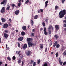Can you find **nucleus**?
<instances>
[{
    "instance_id": "1",
    "label": "nucleus",
    "mask_w": 66,
    "mask_h": 66,
    "mask_svg": "<svg viewBox=\"0 0 66 66\" xmlns=\"http://www.w3.org/2000/svg\"><path fill=\"white\" fill-rule=\"evenodd\" d=\"M66 14V10H62L59 12V17L61 18H63V17L64 16V15H65Z\"/></svg>"
},
{
    "instance_id": "2",
    "label": "nucleus",
    "mask_w": 66,
    "mask_h": 66,
    "mask_svg": "<svg viewBox=\"0 0 66 66\" xmlns=\"http://www.w3.org/2000/svg\"><path fill=\"white\" fill-rule=\"evenodd\" d=\"M28 47H32V46H35V44H33L31 42H28Z\"/></svg>"
},
{
    "instance_id": "3",
    "label": "nucleus",
    "mask_w": 66,
    "mask_h": 66,
    "mask_svg": "<svg viewBox=\"0 0 66 66\" xmlns=\"http://www.w3.org/2000/svg\"><path fill=\"white\" fill-rule=\"evenodd\" d=\"M56 46V47L57 48H59L60 47V45L59 44H57V41H56L55 43L54 44V45H53V47H55Z\"/></svg>"
},
{
    "instance_id": "4",
    "label": "nucleus",
    "mask_w": 66,
    "mask_h": 66,
    "mask_svg": "<svg viewBox=\"0 0 66 66\" xmlns=\"http://www.w3.org/2000/svg\"><path fill=\"white\" fill-rule=\"evenodd\" d=\"M44 34L45 35H47V31L46 30V28L45 27L44 28Z\"/></svg>"
},
{
    "instance_id": "5",
    "label": "nucleus",
    "mask_w": 66,
    "mask_h": 66,
    "mask_svg": "<svg viewBox=\"0 0 66 66\" xmlns=\"http://www.w3.org/2000/svg\"><path fill=\"white\" fill-rule=\"evenodd\" d=\"M8 27H9V25L7 24H5L3 25V28H7Z\"/></svg>"
},
{
    "instance_id": "6",
    "label": "nucleus",
    "mask_w": 66,
    "mask_h": 66,
    "mask_svg": "<svg viewBox=\"0 0 66 66\" xmlns=\"http://www.w3.org/2000/svg\"><path fill=\"white\" fill-rule=\"evenodd\" d=\"M27 42H30V41H32L33 40V39L29 38L27 39Z\"/></svg>"
},
{
    "instance_id": "7",
    "label": "nucleus",
    "mask_w": 66,
    "mask_h": 66,
    "mask_svg": "<svg viewBox=\"0 0 66 66\" xmlns=\"http://www.w3.org/2000/svg\"><path fill=\"white\" fill-rule=\"evenodd\" d=\"M55 27L56 30V31H58L59 29V27L58 25H56L55 26Z\"/></svg>"
},
{
    "instance_id": "8",
    "label": "nucleus",
    "mask_w": 66,
    "mask_h": 66,
    "mask_svg": "<svg viewBox=\"0 0 66 66\" xmlns=\"http://www.w3.org/2000/svg\"><path fill=\"white\" fill-rule=\"evenodd\" d=\"M4 36L5 38H7L9 36V35L5 33L4 34Z\"/></svg>"
},
{
    "instance_id": "9",
    "label": "nucleus",
    "mask_w": 66,
    "mask_h": 66,
    "mask_svg": "<svg viewBox=\"0 0 66 66\" xmlns=\"http://www.w3.org/2000/svg\"><path fill=\"white\" fill-rule=\"evenodd\" d=\"M23 39V38L22 37H20L18 38V41H22Z\"/></svg>"
},
{
    "instance_id": "10",
    "label": "nucleus",
    "mask_w": 66,
    "mask_h": 66,
    "mask_svg": "<svg viewBox=\"0 0 66 66\" xmlns=\"http://www.w3.org/2000/svg\"><path fill=\"white\" fill-rule=\"evenodd\" d=\"M5 7H3L2 9V10H1V13H3V12H5Z\"/></svg>"
},
{
    "instance_id": "11",
    "label": "nucleus",
    "mask_w": 66,
    "mask_h": 66,
    "mask_svg": "<svg viewBox=\"0 0 66 66\" xmlns=\"http://www.w3.org/2000/svg\"><path fill=\"white\" fill-rule=\"evenodd\" d=\"M7 1L6 0H4L3 2H2L1 4H4V3H6V2Z\"/></svg>"
},
{
    "instance_id": "12",
    "label": "nucleus",
    "mask_w": 66,
    "mask_h": 66,
    "mask_svg": "<svg viewBox=\"0 0 66 66\" xmlns=\"http://www.w3.org/2000/svg\"><path fill=\"white\" fill-rule=\"evenodd\" d=\"M27 45L26 44L24 45L23 46V48L24 49H25L27 48Z\"/></svg>"
},
{
    "instance_id": "13",
    "label": "nucleus",
    "mask_w": 66,
    "mask_h": 66,
    "mask_svg": "<svg viewBox=\"0 0 66 66\" xmlns=\"http://www.w3.org/2000/svg\"><path fill=\"white\" fill-rule=\"evenodd\" d=\"M48 2H49L48 1H47L45 2V7H46L48 5Z\"/></svg>"
},
{
    "instance_id": "14",
    "label": "nucleus",
    "mask_w": 66,
    "mask_h": 66,
    "mask_svg": "<svg viewBox=\"0 0 66 66\" xmlns=\"http://www.w3.org/2000/svg\"><path fill=\"white\" fill-rule=\"evenodd\" d=\"M65 46H62L61 48V51H63V50H65Z\"/></svg>"
},
{
    "instance_id": "15",
    "label": "nucleus",
    "mask_w": 66,
    "mask_h": 66,
    "mask_svg": "<svg viewBox=\"0 0 66 66\" xmlns=\"http://www.w3.org/2000/svg\"><path fill=\"white\" fill-rule=\"evenodd\" d=\"M1 20L3 22H5V21H6V20L5 19L3 18H1Z\"/></svg>"
},
{
    "instance_id": "16",
    "label": "nucleus",
    "mask_w": 66,
    "mask_h": 66,
    "mask_svg": "<svg viewBox=\"0 0 66 66\" xmlns=\"http://www.w3.org/2000/svg\"><path fill=\"white\" fill-rule=\"evenodd\" d=\"M19 13V11L18 10L15 11V14L16 15H18Z\"/></svg>"
},
{
    "instance_id": "17",
    "label": "nucleus",
    "mask_w": 66,
    "mask_h": 66,
    "mask_svg": "<svg viewBox=\"0 0 66 66\" xmlns=\"http://www.w3.org/2000/svg\"><path fill=\"white\" fill-rule=\"evenodd\" d=\"M51 28L52 29V30H53V28L52 27V26L51 25H50L49 26V30H50L51 29Z\"/></svg>"
},
{
    "instance_id": "18",
    "label": "nucleus",
    "mask_w": 66,
    "mask_h": 66,
    "mask_svg": "<svg viewBox=\"0 0 66 66\" xmlns=\"http://www.w3.org/2000/svg\"><path fill=\"white\" fill-rule=\"evenodd\" d=\"M43 44H40V47L41 48V49H43Z\"/></svg>"
},
{
    "instance_id": "19",
    "label": "nucleus",
    "mask_w": 66,
    "mask_h": 66,
    "mask_svg": "<svg viewBox=\"0 0 66 66\" xmlns=\"http://www.w3.org/2000/svg\"><path fill=\"white\" fill-rule=\"evenodd\" d=\"M28 55H31V51H28Z\"/></svg>"
},
{
    "instance_id": "20",
    "label": "nucleus",
    "mask_w": 66,
    "mask_h": 66,
    "mask_svg": "<svg viewBox=\"0 0 66 66\" xmlns=\"http://www.w3.org/2000/svg\"><path fill=\"white\" fill-rule=\"evenodd\" d=\"M7 6L8 7L6 8V10H8L10 9V6H9V5H8Z\"/></svg>"
},
{
    "instance_id": "21",
    "label": "nucleus",
    "mask_w": 66,
    "mask_h": 66,
    "mask_svg": "<svg viewBox=\"0 0 66 66\" xmlns=\"http://www.w3.org/2000/svg\"><path fill=\"white\" fill-rule=\"evenodd\" d=\"M55 38H56V39H57V38H59V36H57V35H56L54 36Z\"/></svg>"
},
{
    "instance_id": "22",
    "label": "nucleus",
    "mask_w": 66,
    "mask_h": 66,
    "mask_svg": "<svg viewBox=\"0 0 66 66\" xmlns=\"http://www.w3.org/2000/svg\"><path fill=\"white\" fill-rule=\"evenodd\" d=\"M29 1H30L29 0H27L25 2V4H27V3H28L29 2Z\"/></svg>"
},
{
    "instance_id": "23",
    "label": "nucleus",
    "mask_w": 66,
    "mask_h": 66,
    "mask_svg": "<svg viewBox=\"0 0 66 66\" xmlns=\"http://www.w3.org/2000/svg\"><path fill=\"white\" fill-rule=\"evenodd\" d=\"M23 29L24 30H26V26H23L22 27Z\"/></svg>"
},
{
    "instance_id": "24",
    "label": "nucleus",
    "mask_w": 66,
    "mask_h": 66,
    "mask_svg": "<svg viewBox=\"0 0 66 66\" xmlns=\"http://www.w3.org/2000/svg\"><path fill=\"white\" fill-rule=\"evenodd\" d=\"M18 63L19 64H20V63H21V59H19L18 61Z\"/></svg>"
},
{
    "instance_id": "25",
    "label": "nucleus",
    "mask_w": 66,
    "mask_h": 66,
    "mask_svg": "<svg viewBox=\"0 0 66 66\" xmlns=\"http://www.w3.org/2000/svg\"><path fill=\"white\" fill-rule=\"evenodd\" d=\"M38 15H36L34 16V18L35 19H36L38 18Z\"/></svg>"
},
{
    "instance_id": "26",
    "label": "nucleus",
    "mask_w": 66,
    "mask_h": 66,
    "mask_svg": "<svg viewBox=\"0 0 66 66\" xmlns=\"http://www.w3.org/2000/svg\"><path fill=\"white\" fill-rule=\"evenodd\" d=\"M18 54H19V56H20V55H21V52L20 51H19L18 53Z\"/></svg>"
},
{
    "instance_id": "27",
    "label": "nucleus",
    "mask_w": 66,
    "mask_h": 66,
    "mask_svg": "<svg viewBox=\"0 0 66 66\" xmlns=\"http://www.w3.org/2000/svg\"><path fill=\"white\" fill-rule=\"evenodd\" d=\"M59 8V6H56L55 7V9L56 10H57Z\"/></svg>"
},
{
    "instance_id": "28",
    "label": "nucleus",
    "mask_w": 66,
    "mask_h": 66,
    "mask_svg": "<svg viewBox=\"0 0 66 66\" xmlns=\"http://www.w3.org/2000/svg\"><path fill=\"white\" fill-rule=\"evenodd\" d=\"M42 25L43 27H45L46 26V24L45 23H44V22H43L42 23Z\"/></svg>"
},
{
    "instance_id": "29",
    "label": "nucleus",
    "mask_w": 66,
    "mask_h": 66,
    "mask_svg": "<svg viewBox=\"0 0 66 66\" xmlns=\"http://www.w3.org/2000/svg\"><path fill=\"white\" fill-rule=\"evenodd\" d=\"M21 34L22 35H25V32H21Z\"/></svg>"
},
{
    "instance_id": "30",
    "label": "nucleus",
    "mask_w": 66,
    "mask_h": 66,
    "mask_svg": "<svg viewBox=\"0 0 66 66\" xmlns=\"http://www.w3.org/2000/svg\"><path fill=\"white\" fill-rule=\"evenodd\" d=\"M18 47H20V43L19 42H18Z\"/></svg>"
},
{
    "instance_id": "31",
    "label": "nucleus",
    "mask_w": 66,
    "mask_h": 66,
    "mask_svg": "<svg viewBox=\"0 0 66 66\" xmlns=\"http://www.w3.org/2000/svg\"><path fill=\"white\" fill-rule=\"evenodd\" d=\"M31 25L32 26L33 25L34 23H33V20H31Z\"/></svg>"
},
{
    "instance_id": "32",
    "label": "nucleus",
    "mask_w": 66,
    "mask_h": 66,
    "mask_svg": "<svg viewBox=\"0 0 66 66\" xmlns=\"http://www.w3.org/2000/svg\"><path fill=\"white\" fill-rule=\"evenodd\" d=\"M66 64V62H65L63 63V66L65 65Z\"/></svg>"
},
{
    "instance_id": "33",
    "label": "nucleus",
    "mask_w": 66,
    "mask_h": 66,
    "mask_svg": "<svg viewBox=\"0 0 66 66\" xmlns=\"http://www.w3.org/2000/svg\"><path fill=\"white\" fill-rule=\"evenodd\" d=\"M30 63L31 64H32L33 63H34V61L33 60H31V61Z\"/></svg>"
},
{
    "instance_id": "34",
    "label": "nucleus",
    "mask_w": 66,
    "mask_h": 66,
    "mask_svg": "<svg viewBox=\"0 0 66 66\" xmlns=\"http://www.w3.org/2000/svg\"><path fill=\"white\" fill-rule=\"evenodd\" d=\"M21 5L20 3H19L18 5V6H20Z\"/></svg>"
},
{
    "instance_id": "35",
    "label": "nucleus",
    "mask_w": 66,
    "mask_h": 66,
    "mask_svg": "<svg viewBox=\"0 0 66 66\" xmlns=\"http://www.w3.org/2000/svg\"><path fill=\"white\" fill-rule=\"evenodd\" d=\"M56 56L57 57H58V52H57L56 54Z\"/></svg>"
},
{
    "instance_id": "36",
    "label": "nucleus",
    "mask_w": 66,
    "mask_h": 66,
    "mask_svg": "<svg viewBox=\"0 0 66 66\" xmlns=\"http://www.w3.org/2000/svg\"><path fill=\"white\" fill-rule=\"evenodd\" d=\"M31 36L32 37H34V33H31Z\"/></svg>"
},
{
    "instance_id": "37",
    "label": "nucleus",
    "mask_w": 66,
    "mask_h": 66,
    "mask_svg": "<svg viewBox=\"0 0 66 66\" xmlns=\"http://www.w3.org/2000/svg\"><path fill=\"white\" fill-rule=\"evenodd\" d=\"M12 59L13 60H15V59H16V57L15 56H14L13 57Z\"/></svg>"
},
{
    "instance_id": "38",
    "label": "nucleus",
    "mask_w": 66,
    "mask_h": 66,
    "mask_svg": "<svg viewBox=\"0 0 66 66\" xmlns=\"http://www.w3.org/2000/svg\"><path fill=\"white\" fill-rule=\"evenodd\" d=\"M38 64H39L40 63V60H38Z\"/></svg>"
},
{
    "instance_id": "39",
    "label": "nucleus",
    "mask_w": 66,
    "mask_h": 66,
    "mask_svg": "<svg viewBox=\"0 0 66 66\" xmlns=\"http://www.w3.org/2000/svg\"><path fill=\"white\" fill-rule=\"evenodd\" d=\"M59 63H60V62H61V59H60V58H59Z\"/></svg>"
},
{
    "instance_id": "40",
    "label": "nucleus",
    "mask_w": 66,
    "mask_h": 66,
    "mask_svg": "<svg viewBox=\"0 0 66 66\" xmlns=\"http://www.w3.org/2000/svg\"><path fill=\"white\" fill-rule=\"evenodd\" d=\"M4 31H5V32L6 33H8V32H9V31H8V30H5Z\"/></svg>"
},
{
    "instance_id": "41",
    "label": "nucleus",
    "mask_w": 66,
    "mask_h": 66,
    "mask_svg": "<svg viewBox=\"0 0 66 66\" xmlns=\"http://www.w3.org/2000/svg\"><path fill=\"white\" fill-rule=\"evenodd\" d=\"M36 62H34L33 64V66H35V65H36Z\"/></svg>"
},
{
    "instance_id": "42",
    "label": "nucleus",
    "mask_w": 66,
    "mask_h": 66,
    "mask_svg": "<svg viewBox=\"0 0 66 66\" xmlns=\"http://www.w3.org/2000/svg\"><path fill=\"white\" fill-rule=\"evenodd\" d=\"M7 59L9 60V61L11 60V58H10V57H8Z\"/></svg>"
},
{
    "instance_id": "43",
    "label": "nucleus",
    "mask_w": 66,
    "mask_h": 66,
    "mask_svg": "<svg viewBox=\"0 0 66 66\" xmlns=\"http://www.w3.org/2000/svg\"><path fill=\"white\" fill-rule=\"evenodd\" d=\"M59 63L60 64V65H62V64H63V62H59Z\"/></svg>"
},
{
    "instance_id": "44",
    "label": "nucleus",
    "mask_w": 66,
    "mask_h": 66,
    "mask_svg": "<svg viewBox=\"0 0 66 66\" xmlns=\"http://www.w3.org/2000/svg\"><path fill=\"white\" fill-rule=\"evenodd\" d=\"M65 0H62V3H64L65 2Z\"/></svg>"
},
{
    "instance_id": "45",
    "label": "nucleus",
    "mask_w": 66,
    "mask_h": 66,
    "mask_svg": "<svg viewBox=\"0 0 66 66\" xmlns=\"http://www.w3.org/2000/svg\"><path fill=\"white\" fill-rule=\"evenodd\" d=\"M52 44V41H51V43H50V45L51 46Z\"/></svg>"
},
{
    "instance_id": "46",
    "label": "nucleus",
    "mask_w": 66,
    "mask_h": 66,
    "mask_svg": "<svg viewBox=\"0 0 66 66\" xmlns=\"http://www.w3.org/2000/svg\"><path fill=\"white\" fill-rule=\"evenodd\" d=\"M12 6V7H15V4H13Z\"/></svg>"
},
{
    "instance_id": "47",
    "label": "nucleus",
    "mask_w": 66,
    "mask_h": 66,
    "mask_svg": "<svg viewBox=\"0 0 66 66\" xmlns=\"http://www.w3.org/2000/svg\"><path fill=\"white\" fill-rule=\"evenodd\" d=\"M2 64V62H0V66L1 65V64Z\"/></svg>"
},
{
    "instance_id": "48",
    "label": "nucleus",
    "mask_w": 66,
    "mask_h": 66,
    "mask_svg": "<svg viewBox=\"0 0 66 66\" xmlns=\"http://www.w3.org/2000/svg\"><path fill=\"white\" fill-rule=\"evenodd\" d=\"M6 48V50H9V49H10V48L9 47H7Z\"/></svg>"
},
{
    "instance_id": "49",
    "label": "nucleus",
    "mask_w": 66,
    "mask_h": 66,
    "mask_svg": "<svg viewBox=\"0 0 66 66\" xmlns=\"http://www.w3.org/2000/svg\"><path fill=\"white\" fill-rule=\"evenodd\" d=\"M63 22H64L65 23H66V20H64L63 21Z\"/></svg>"
},
{
    "instance_id": "50",
    "label": "nucleus",
    "mask_w": 66,
    "mask_h": 66,
    "mask_svg": "<svg viewBox=\"0 0 66 66\" xmlns=\"http://www.w3.org/2000/svg\"><path fill=\"white\" fill-rule=\"evenodd\" d=\"M47 48H46L45 50V52H46V51H47Z\"/></svg>"
},
{
    "instance_id": "51",
    "label": "nucleus",
    "mask_w": 66,
    "mask_h": 66,
    "mask_svg": "<svg viewBox=\"0 0 66 66\" xmlns=\"http://www.w3.org/2000/svg\"><path fill=\"white\" fill-rule=\"evenodd\" d=\"M40 11H41V12H43V9H40Z\"/></svg>"
},
{
    "instance_id": "52",
    "label": "nucleus",
    "mask_w": 66,
    "mask_h": 66,
    "mask_svg": "<svg viewBox=\"0 0 66 66\" xmlns=\"http://www.w3.org/2000/svg\"><path fill=\"white\" fill-rule=\"evenodd\" d=\"M1 43V39L0 38V44Z\"/></svg>"
},
{
    "instance_id": "53",
    "label": "nucleus",
    "mask_w": 66,
    "mask_h": 66,
    "mask_svg": "<svg viewBox=\"0 0 66 66\" xmlns=\"http://www.w3.org/2000/svg\"><path fill=\"white\" fill-rule=\"evenodd\" d=\"M49 34H51V31L50 30H49Z\"/></svg>"
},
{
    "instance_id": "54",
    "label": "nucleus",
    "mask_w": 66,
    "mask_h": 66,
    "mask_svg": "<svg viewBox=\"0 0 66 66\" xmlns=\"http://www.w3.org/2000/svg\"><path fill=\"white\" fill-rule=\"evenodd\" d=\"M64 27H66V24H65L64 25Z\"/></svg>"
},
{
    "instance_id": "55",
    "label": "nucleus",
    "mask_w": 66,
    "mask_h": 66,
    "mask_svg": "<svg viewBox=\"0 0 66 66\" xmlns=\"http://www.w3.org/2000/svg\"><path fill=\"white\" fill-rule=\"evenodd\" d=\"M43 28H40V31H43Z\"/></svg>"
},
{
    "instance_id": "56",
    "label": "nucleus",
    "mask_w": 66,
    "mask_h": 66,
    "mask_svg": "<svg viewBox=\"0 0 66 66\" xmlns=\"http://www.w3.org/2000/svg\"><path fill=\"white\" fill-rule=\"evenodd\" d=\"M24 64V63L23 62V61H22V66H23V64Z\"/></svg>"
},
{
    "instance_id": "57",
    "label": "nucleus",
    "mask_w": 66,
    "mask_h": 66,
    "mask_svg": "<svg viewBox=\"0 0 66 66\" xmlns=\"http://www.w3.org/2000/svg\"><path fill=\"white\" fill-rule=\"evenodd\" d=\"M35 31V30L33 29V30H32L33 32H34Z\"/></svg>"
},
{
    "instance_id": "58",
    "label": "nucleus",
    "mask_w": 66,
    "mask_h": 66,
    "mask_svg": "<svg viewBox=\"0 0 66 66\" xmlns=\"http://www.w3.org/2000/svg\"><path fill=\"white\" fill-rule=\"evenodd\" d=\"M53 54V52H52L51 53V54Z\"/></svg>"
},
{
    "instance_id": "59",
    "label": "nucleus",
    "mask_w": 66,
    "mask_h": 66,
    "mask_svg": "<svg viewBox=\"0 0 66 66\" xmlns=\"http://www.w3.org/2000/svg\"><path fill=\"white\" fill-rule=\"evenodd\" d=\"M16 33H17V32H18V30H16Z\"/></svg>"
},
{
    "instance_id": "60",
    "label": "nucleus",
    "mask_w": 66,
    "mask_h": 66,
    "mask_svg": "<svg viewBox=\"0 0 66 66\" xmlns=\"http://www.w3.org/2000/svg\"><path fill=\"white\" fill-rule=\"evenodd\" d=\"M38 13H40V10H38Z\"/></svg>"
},
{
    "instance_id": "61",
    "label": "nucleus",
    "mask_w": 66,
    "mask_h": 66,
    "mask_svg": "<svg viewBox=\"0 0 66 66\" xmlns=\"http://www.w3.org/2000/svg\"><path fill=\"white\" fill-rule=\"evenodd\" d=\"M9 21H11V19H9Z\"/></svg>"
},
{
    "instance_id": "62",
    "label": "nucleus",
    "mask_w": 66,
    "mask_h": 66,
    "mask_svg": "<svg viewBox=\"0 0 66 66\" xmlns=\"http://www.w3.org/2000/svg\"><path fill=\"white\" fill-rule=\"evenodd\" d=\"M5 66H7V64H5Z\"/></svg>"
},
{
    "instance_id": "63",
    "label": "nucleus",
    "mask_w": 66,
    "mask_h": 66,
    "mask_svg": "<svg viewBox=\"0 0 66 66\" xmlns=\"http://www.w3.org/2000/svg\"><path fill=\"white\" fill-rule=\"evenodd\" d=\"M6 48H7V44L6 45Z\"/></svg>"
},
{
    "instance_id": "64",
    "label": "nucleus",
    "mask_w": 66,
    "mask_h": 66,
    "mask_svg": "<svg viewBox=\"0 0 66 66\" xmlns=\"http://www.w3.org/2000/svg\"><path fill=\"white\" fill-rule=\"evenodd\" d=\"M65 31H66V28L64 29Z\"/></svg>"
}]
</instances>
